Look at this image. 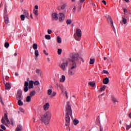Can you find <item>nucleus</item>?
I'll list each match as a JSON object with an SVG mask.
<instances>
[{
    "instance_id": "f257e3e1",
    "label": "nucleus",
    "mask_w": 131,
    "mask_h": 131,
    "mask_svg": "<svg viewBox=\"0 0 131 131\" xmlns=\"http://www.w3.org/2000/svg\"><path fill=\"white\" fill-rule=\"evenodd\" d=\"M78 57L79 55L77 53H72L70 55L69 61L73 63L68 72V74L70 76H73L75 73V70L77 67L76 66V62H75L78 61Z\"/></svg>"
},
{
    "instance_id": "f03ea898",
    "label": "nucleus",
    "mask_w": 131,
    "mask_h": 131,
    "mask_svg": "<svg viewBox=\"0 0 131 131\" xmlns=\"http://www.w3.org/2000/svg\"><path fill=\"white\" fill-rule=\"evenodd\" d=\"M66 109V111L65 121L66 122L65 123V125L67 127H69L70 125L71 118L72 119H73V111L71 106V103L70 102H67V106Z\"/></svg>"
},
{
    "instance_id": "7ed1b4c3",
    "label": "nucleus",
    "mask_w": 131,
    "mask_h": 131,
    "mask_svg": "<svg viewBox=\"0 0 131 131\" xmlns=\"http://www.w3.org/2000/svg\"><path fill=\"white\" fill-rule=\"evenodd\" d=\"M51 118V113L50 112H47L41 117V121L45 123L46 125L49 124Z\"/></svg>"
},
{
    "instance_id": "20e7f679",
    "label": "nucleus",
    "mask_w": 131,
    "mask_h": 131,
    "mask_svg": "<svg viewBox=\"0 0 131 131\" xmlns=\"http://www.w3.org/2000/svg\"><path fill=\"white\" fill-rule=\"evenodd\" d=\"M33 81H29V83L28 82H25L24 89V91L25 92H27L28 91V89H33Z\"/></svg>"
},
{
    "instance_id": "39448f33",
    "label": "nucleus",
    "mask_w": 131,
    "mask_h": 131,
    "mask_svg": "<svg viewBox=\"0 0 131 131\" xmlns=\"http://www.w3.org/2000/svg\"><path fill=\"white\" fill-rule=\"evenodd\" d=\"M1 123H2V124L5 126H8V124L10 123L7 114H4V117H3L2 119H1Z\"/></svg>"
},
{
    "instance_id": "423d86ee",
    "label": "nucleus",
    "mask_w": 131,
    "mask_h": 131,
    "mask_svg": "<svg viewBox=\"0 0 131 131\" xmlns=\"http://www.w3.org/2000/svg\"><path fill=\"white\" fill-rule=\"evenodd\" d=\"M76 34H74V38L76 40L79 41L81 39V36L82 35V33H81L80 29H77L76 31Z\"/></svg>"
},
{
    "instance_id": "0eeeda50",
    "label": "nucleus",
    "mask_w": 131,
    "mask_h": 131,
    "mask_svg": "<svg viewBox=\"0 0 131 131\" xmlns=\"http://www.w3.org/2000/svg\"><path fill=\"white\" fill-rule=\"evenodd\" d=\"M59 68L63 71H66L68 67V61L66 60L59 65Z\"/></svg>"
},
{
    "instance_id": "6e6552de",
    "label": "nucleus",
    "mask_w": 131,
    "mask_h": 131,
    "mask_svg": "<svg viewBox=\"0 0 131 131\" xmlns=\"http://www.w3.org/2000/svg\"><path fill=\"white\" fill-rule=\"evenodd\" d=\"M23 92L21 90H18L17 91V94L16 96V98L17 100H23Z\"/></svg>"
},
{
    "instance_id": "1a4fd4ad",
    "label": "nucleus",
    "mask_w": 131,
    "mask_h": 131,
    "mask_svg": "<svg viewBox=\"0 0 131 131\" xmlns=\"http://www.w3.org/2000/svg\"><path fill=\"white\" fill-rule=\"evenodd\" d=\"M107 22L110 25L113 27V28L115 29L114 26V21L110 15H108L107 17Z\"/></svg>"
},
{
    "instance_id": "9d476101",
    "label": "nucleus",
    "mask_w": 131,
    "mask_h": 131,
    "mask_svg": "<svg viewBox=\"0 0 131 131\" xmlns=\"http://www.w3.org/2000/svg\"><path fill=\"white\" fill-rule=\"evenodd\" d=\"M52 92H53V91L51 89H49L48 91L47 94L49 96H50V98H53L56 95V92H53V93Z\"/></svg>"
},
{
    "instance_id": "9b49d317",
    "label": "nucleus",
    "mask_w": 131,
    "mask_h": 131,
    "mask_svg": "<svg viewBox=\"0 0 131 131\" xmlns=\"http://www.w3.org/2000/svg\"><path fill=\"white\" fill-rule=\"evenodd\" d=\"M59 20L60 22H62L65 19V15L62 13H60L59 14Z\"/></svg>"
},
{
    "instance_id": "f8f14e48",
    "label": "nucleus",
    "mask_w": 131,
    "mask_h": 131,
    "mask_svg": "<svg viewBox=\"0 0 131 131\" xmlns=\"http://www.w3.org/2000/svg\"><path fill=\"white\" fill-rule=\"evenodd\" d=\"M112 102L114 105H116L117 103H119V100H118L116 97L114 96H112L111 98Z\"/></svg>"
},
{
    "instance_id": "ddd939ff",
    "label": "nucleus",
    "mask_w": 131,
    "mask_h": 131,
    "mask_svg": "<svg viewBox=\"0 0 131 131\" xmlns=\"http://www.w3.org/2000/svg\"><path fill=\"white\" fill-rule=\"evenodd\" d=\"M4 21L6 24H8L9 23V19L8 15L7 14H4Z\"/></svg>"
},
{
    "instance_id": "4468645a",
    "label": "nucleus",
    "mask_w": 131,
    "mask_h": 131,
    "mask_svg": "<svg viewBox=\"0 0 131 131\" xmlns=\"http://www.w3.org/2000/svg\"><path fill=\"white\" fill-rule=\"evenodd\" d=\"M85 0H79V2H78V5L79 7V12H80V11L81 9V7H82V5L83 4V3H84V2H85Z\"/></svg>"
},
{
    "instance_id": "2eb2a0df",
    "label": "nucleus",
    "mask_w": 131,
    "mask_h": 131,
    "mask_svg": "<svg viewBox=\"0 0 131 131\" xmlns=\"http://www.w3.org/2000/svg\"><path fill=\"white\" fill-rule=\"evenodd\" d=\"M52 19L54 20H58V17L57 16V14L56 13H52Z\"/></svg>"
},
{
    "instance_id": "dca6fc26",
    "label": "nucleus",
    "mask_w": 131,
    "mask_h": 131,
    "mask_svg": "<svg viewBox=\"0 0 131 131\" xmlns=\"http://www.w3.org/2000/svg\"><path fill=\"white\" fill-rule=\"evenodd\" d=\"M66 77L64 75H62L61 78L59 79V82L63 83L66 81Z\"/></svg>"
},
{
    "instance_id": "f3484780",
    "label": "nucleus",
    "mask_w": 131,
    "mask_h": 131,
    "mask_svg": "<svg viewBox=\"0 0 131 131\" xmlns=\"http://www.w3.org/2000/svg\"><path fill=\"white\" fill-rule=\"evenodd\" d=\"M50 107V104L49 103H46L43 106V109L45 111H48Z\"/></svg>"
},
{
    "instance_id": "a211bd4d",
    "label": "nucleus",
    "mask_w": 131,
    "mask_h": 131,
    "mask_svg": "<svg viewBox=\"0 0 131 131\" xmlns=\"http://www.w3.org/2000/svg\"><path fill=\"white\" fill-rule=\"evenodd\" d=\"M109 83V78H105L103 79V84H107Z\"/></svg>"
},
{
    "instance_id": "6ab92c4d",
    "label": "nucleus",
    "mask_w": 131,
    "mask_h": 131,
    "mask_svg": "<svg viewBox=\"0 0 131 131\" xmlns=\"http://www.w3.org/2000/svg\"><path fill=\"white\" fill-rule=\"evenodd\" d=\"M39 52L38 50H35V60H37V57L39 56Z\"/></svg>"
},
{
    "instance_id": "aec40b11",
    "label": "nucleus",
    "mask_w": 131,
    "mask_h": 131,
    "mask_svg": "<svg viewBox=\"0 0 131 131\" xmlns=\"http://www.w3.org/2000/svg\"><path fill=\"white\" fill-rule=\"evenodd\" d=\"M106 86L105 85H103V86L101 87L100 89L99 90V91L100 92H103L105 91Z\"/></svg>"
},
{
    "instance_id": "412c9836",
    "label": "nucleus",
    "mask_w": 131,
    "mask_h": 131,
    "mask_svg": "<svg viewBox=\"0 0 131 131\" xmlns=\"http://www.w3.org/2000/svg\"><path fill=\"white\" fill-rule=\"evenodd\" d=\"M17 104L18 105H19V106H23L24 105V103L22 102L21 99L18 100Z\"/></svg>"
},
{
    "instance_id": "4be33fe9",
    "label": "nucleus",
    "mask_w": 131,
    "mask_h": 131,
    "mask_svg": "<svg viewBox=\"0 0 131 131\" xmlns=\"http://www.w3.org/2000/svg\"><path fill=\"white\" fill-rule=\"evenodd\" d=\"M5 89L6 90H9L11 89V85L9 83H6L5 84Z\"/></svg>"
},
{
    "instance_id": "5701e85b",
    "label": "nucleus",
    "mask_w": 131,
    "mask_h": 131,
    "mask_svg": "<svg viewBox=\"0 0 131 131\" xmlns=\"http://www.w3.org/2000/svg\"><path fill=\"white\" fill-rule=\"evenodd\" d=\"M24 15H25V17L29 18V14L27 11H25Z\"/></svg>"
},
{
    "instance_id": "b1692460",
    "label": "nucleus",
    "mask_w": 131,
    "mask_h": 131,
    "mask_svg": "<svg viewBox=\"0 0 131 131\" xmlns=\"http://www.w3.org/2000/svg\"><path fill=\"white\" fill-rule=\"evenodd\" d=\"M32 47H33V49L34 50H35V51H37V49L38 48V46H37V45L36 43L33 44Z\"/></svg>"
},
{
    "instance_id": "393cba45",
    "label": "nucleus",
    "mask_w": 131,
    "mask_h": 131,
    "mask_svg": "<svg viewBox=\"0 0 131 131\" xmlns=\"http://www.w3.org/2000/svg\"><path fill=\"white\" fill-rule=\"evenodd\" d=\"M122 23L123 24L125 25L126 24V23H127V20L126 19V18H125V17H122Z\"/></svg>"
},
{
    "instance_id": "a878e982",
    "label": "nucleus",
    "mask_w": 131,
    "mask_h": 131,
    "mask_svg": "<svg viewBox=\"0 0 131 131\" xmlns=\"http://www.w3.org/2000/svg\"><path fill=\"white\" fill-rule=\"evenodd\" d=\"M73 123L75 125H76L77 124L79 123V121H78V120L77 119H74Z\"/></svg>"
},
{
    "instance_id": "bb28decb",
    "label": "nucleus",
    "mask_w": 131,
    "mask_h": 131,
    "mask_svg": "<svg viewBox=\"0 0 131 131\" xmlns=\"http://www.w3.org/2000/svg\"><path fill=\"white\" fill-rule=\"evenodd\" d=\"M36 94V92L35 91H32L30 93V96H34Z\"/></svg>"
},
{
    "instance_id": "cd10ccee",
    "label": "nucleus",
    "mask_w": 131,
    "mask_h": 131,
    "mask_svg": "<svg viewBox=\"0 0 131 131\" xmlns=\"http://www.w3.org/2000/svg\"><path fill=\"white\" fill-rule=\"evenodd\" d=\"M95 63V59H90V64H94Z\"/></svg>"
},
{
    "instance_id": "c85d7f7f",
    "label": "nucleus",
    "mask_w": 131,
    "mask_h": 131,
    "mask_svg": "<svg viewBox=\"0 0 131 131\" xmlns=\"http://www.w3.org/2000/svg\"><path fill=\"white\" fill-rule=\"evenodd\" d=\"M33 13L35 16H38V10L34 9L33 10Z\"/></svg>"
},
{
    "instance_id": "c756f323",
    "label": "nucleus",
    "mask_w": 131,
    "mask_h": 131,
    "mask_svg": "<svg viewBox=\"0 0 131 131\" xmlns=\"http://www.w3.org/2000/svg\"><path fill=\"white\" fill-rule=\"evenodd\" d=\"M57 41L58 43H61V39L59 36L57 37Z\"/></svg>"
},
{
    "instance_id": "7c9ffc66",
    "label": "nucleus",
    "mask_w": 131,
    "mask_h": 131,
    "mask_svg": "<svg viewBox=\"0 0 131 131\" xmlns=\"http://www.w3.org/2000/svg\"><path fill=\"white\" fill-rule=\"evenodd\" d=\"M21 129H22V126L21 125H19V127L16 128V131H21Z\"/></svg>"
},
{
    "instance_id": "2f4dec72",
    "label": "nucleus",
    "mask_w": 131,
    "mask_h": 131,
    "mask_svg": "<svg viewBox=\"0 0 131 131\" xmlns=\"http://www.w3.org/2000/svg\"><path fill=\"white\" fill-rule=\"evenodd\" d=\"M57 53H58L59 55H61V54L62 53V49H58L57 50Z\"/></svg>"
},
{
    "instance_id": "473e14b6",
    "label": "nucleus",
    "mask_w": 131,
    "mask_h": 131,
    "mask_svg": "<svg viewBox=\"0 0 131 131\" xmlns=\"http://www.w3.org/2000/svg\"><path fill=\"white\" fill-rule=\"evenodd\" d=\"M20 18H21V20L24 21V20H25V15H24V14L21 15Z\"/></svg>"
},
{
    "instance_id": "72a5a7b5",
    "label": "nucleus",
    "mask_w": 131,
    "mask_h": 131,
    "mask_svg": "<svg viewBox=\"0 0 131 131\" xmlns=\"http://www.w3.org/2000/svg\"><path fill=\"white\" fill-rule=\"evenodd\" d=\"M89 85H90L91 86H92L93 88L95 86V83L93 82H89Z\"/></svg>"
},
{
    "instance_id": "f704fd0d",
    "label": "nucleus",
    "mask_w": 131,
    "mask_h": 131,
    "mask_svg": "<svg viewBox=\"0 0 131 131\" xmlns=\"http://www.w3.org/2000/svg\"><path fill=\"white\" fill-rule=\"evenodd\" d=\"M131 128V125H130H130H126V129L127 130H129V129Z\"/></svg>"
},
{
    "instance_id": "c9c22d12",
    "label": "nucleus",
    "mask_w": 131,
    "mask_h": 131,
    "mask_svg": "<svg viewBox=\"0 0 131 131\" xmlns=\"http://www.w3.org/2000/svg\"><path fill=\"white\" fill-rule=\"evenodd\" d=\"M31 96H28L27 97V102L28 103H29V102H30V100H31Z\"/></svg>"
},
{
    "instance_id": "e433bc0d",
    "label": "nucleus",
    "mask_w": 131,
    "mask_h": 131,
    "mask_svg": "<svg viewBox=\"0 0 131 131\" xmlns=\"http://www.w3.org/2000/svg\"><path fill=\"white\" fill-rule=\"evenodd\" d=\"M66 4H63V5H62V6L61 7V9L62 10H63L66 9Z\"/></svg>"
},
{
    "instance_id": "4c0bfd02",
    "label": "nucleus",
    "mask_w": 131,
    "mask_h": 131,
    "mask_svg": "<svg viewBox=\"0 0 131 131\" xmlns=\"http://www.w3.org/2000/svg\"><path fill=\"white\" fill-rule=\"evenodd\" d=\"M4 46H5V47H6V48H8V47H9V42H6L5 43Z\"/></svg>"
},
{
    "instance_id": "58836bf2",
    "label": "nucleus",
    "mask_w": 131,
    "mask_h": 131,
    "mask_svg": "<svg viewBox=\"0 0 131 131\" xmlns=\"http://www.w3.org/2000/svg\"><path fill=\"white\" fill-rule=\"evenodd\" d=\"M66 23L68 25H71L72 23V20L71 19H68Z\"/></svg>"
},
{
    "instance_id": "ea45409f",
    "label": "nucleus",
    "mask_w": 131,
    "mask_h": 131,
    "mask_svg": "<svg viewBox=\"0 0 131 131\" xmlns=\"http://www.w3.org/2000/svg\"><path fill=\"white\" fill-rule=\"evenodd\" d=\"M0 126H1V128H2L3 130H5L6 129V127H5V126H4L3 124H1V125H0Z\"/></svg>"
},
{
    "instance_id": "a19ab883",
    "label": "nucleus",
    "mask_w": 131,
    "mask_h": 131,
    "mask_svg": "<svg viewBox=\"0 0 131 131\" xmlns=\"http://www.w3.org/2000/svg\"><path fill=\"white\" fill-rule=\"evenodd\" d=\"M36 72L38 74H41V71L40 69H36Z\"/></svg>"
},
{
    "instance_id": "79ce46f5",
    "label": "nucleus",
    "mask_w": 131,
    "mask_h": 131,
    "mask_svg": "<svg viewBox=\"0 0 131 131\" xmlns=\"http://www.w3.org/2000/svg\"><path fill=\"white\" fill-rule=\"evenodd\" d=\"M33 84L35 85H38L39 84V81H36L35 82H34L33 81Z\"/></svg>"
},
{
    "instance_id": "37998d69",
    "label": "nucleus",
    "mask_w": 131,
    "mask_h": 131,
    "mask_svg": "<svg viewBox=\"0 0 131 131\" xmlns=\"http://www.w3.org/2000/svg\"><path fill=\"white\" fill-rule=\"evenodd\" d=\"M45 38L47 39H51V36L49 35H46L45 36Z\"/></svg>"
},
{
    "instance_id": "c03bdc74",
    "label": "nucleus",
    "mask_w": 131,
    "mask_h": 131,
    "mask_svg": "<svg viewBox=\"0 0 131 131\" xmlns=\"http://www.w3.org/2000/svg\"><path fill=\"white\" fill-rule=\"evenodd\" d=\"M124 14H125V13H127V10L126 9L124 8L123 9Z\"/></svg>"
},
{
    "instance_id": "a18cd8bd",
    "label": "nucleus",
    "mask_w": 131,
    "mask_h": 131,
    "mask_svg": "<svg viewBox=\"0 0 131 131\" xmlns=\"http://www.w3.org/2000/svg\"><path fill=\"white\" fill-rule=\"evenodd\" d=\"M102 4H103L104 5H107V3L105 1L103 0L102 1Z\"/></svg>"
},
{
    "instance_id": "49530a36",
    "label": "nucleus",
    "mask_w": 131,
    "mask_h": 131,
    "mask_svg": "<svg viewBox=\"0 0 131 131\" xmlns=\"http://www.w3.org/2000/svg\"><path fill=\"white\" fill-rule=\"evenodd\" d=\"M52 30H48V34H51L52 33Z\"/></svg>"
},
{
    "instance_id": "de8ad7c7",
    "label": "nucleus",
    "mask_w": 131,
    "mask_h": 131,
    "mask_svg": "<svg viewBox=\"0 0 131 131\" xmlns=\"http://www.w3.org/2000/svg\"><path fill=\"white\" fill-rule=\"evenodd\" d=\"M104 74H108V72L107 70H103Z\"/></svg>"
},
{
    "instance_id": "09e8293b",
    "label": "nucleus",
    "mask_w": 131,
    "mask_h": 131,
    "mask_svg": "<svg viewBox=\"0 0 131 131\" xmlns=\"http://www.w3.org/2000/svg\"><path fill=\"white\" fill-rule=\"evenodd\" d=\"M43 53L46 55L48 56L49 54L46 52V50H43Z\"/></svg>"
},
{
    "instance_id": "8fccbe9b",
    "label": "nucleus",
    "mask_w": 131,
    "mask_h": 131,
    "mask_svg": "<svg viewBox=\"0 0 131 131\" xmlns=\"http://www.w3.org/2000/svg\"><path fill=\"white\" fill-rule=\"evenodd\" d=\"M67 129L68 131H70V130H71V129H70L69 126H68V127H67Z\"/></svg>"
},
{
    "instance_id": "3c124183",
    "label": "nucleus",
    "mask_w": 131,
    "mask_h": 131,
    "mask_svg": "<svg viewBox=\"0 0 131 131\" xmlns=\"http://www.w3.org/2000/svg\"><path fill=\"white\" fill-rule=\"evenodd\" d=\"M20 111L21 112V113H24V110L23 108H20Z\"/></svg>"
},
{
    "instance_id": "603ef678",
    "label": "nucleus",
    "mask_w": 131,
    "mask_h": 131,
    "mask_svg": "<svg viewBox=\"0 0 131 131\" xmlns=\"http://www.w3.org/2000/svg\"><path fill=\"white\" fill-rule=\"evenodd\" d=\"M4 14H7V9L6 8L4 10Z\"/></svg>"
},
{
    "instance_id": "864d4df0",
    "label": "nucleus",
    "mask_w": 131,
    "mask_h": 131,
    "mask_svg": "<svg viewBox=\"0 0 131 131\" xmlns=\"http://www.w3.org/2000/svg\"><path fill=\"white\" fill-rule=\"evenodd\" d=\"M76 10V7L75 6L74 8L73 9V12H75V10Z\"/></svg>"
},
{
    "instance_id": "5fc2aeb1",
    "label": "nucleus",
    "mask_w": 131,
    "mask_h": 131,
    "mask_svg": "<svg viewBox=\"0 0 131 131\" xmlns=\"http://www.w3.org/2000/svg\"><path fill=\"white\" fill-rule=\"evenodd\" d=\"M38 6L37 5H36V6H35V9L38 10Z\"/></svg>"
},
{
    "instance_id": "6e6d98bb",
    "label": "nucleus",
    "mask_w": 131,
    "mask_h": 131,
    "mask_svg": "<svg viewBox=\"0 0 131 131\" xmlns=\"http://www.w3.org/2000/svg\"><path fill=\"white\" fill-rule=\"evenodd\" d=\"M15 75L16 76H19V74L17 72H15Z\"/></svg>"
},
{
    "instance_id": "4d7b16f0",
    "label": "nucleus",
    "mask_w": 131,
    "mask_h": 131,
    "mask_svg": "<svg viewBox=\"0 0 131 131\" xmlns=\"http://www.w3.org/2000/svg\"><path fill=\"white\" fill-rule=\"evenodd\" d=\"M103 60H104V61L106 60H107V57H103Z\"/></svg>"
},
{
    "instance_id": "13d9d810",
    "label": "nucleus",
    "mask_w": 131,
    "mask_h": 131,
    "mask_svg": "<svg viewBox=\"0 0 131 131\" xmlns=\"http://www.w3.org/2000/svg\"><path fill=\"white\" fill-rule=\"evenodd\" d=\"M103 129L102 128V127H100V131H103Z\"/></svg>"
},
{
    "instance_id": "bf43d9fd",
    "label": "nucleus",
    "mask_w": 131,
    "mask_h": 131,
    "mask_svg": "<svg viewBox=\"0 0 131 131\" xmlns=\"http://www.w3.org/2000/svg\"><path fill=\"white\" fill-rule=\"evenodd\" d=\"M128 117H129V118H131V113H129L128 114Z\"/></svg>"
},
{
    "instance_id": "052dcab7",
    "label": "nucleus",
    "mask_w": 131,
    "mask_h": 131,
    "mask_svg": "<svg viewBox=\"0 0 131 131\" xmlns=\"http://www.w3.org/2000/svg\"><path fill=\"white\" fill-rule=\"evenodd\" d=\"M126 3H129V0H124Z\"/></svg>"
},
{
    "instance_id": "680f3d73",
    "label": "nucleus",
    "mask_w": 131,
    "mask_h": 131,
    "mask_svg": "<svg viewBox=\"0 0 131 131\" xmlns=\"http://www.w3.org/2000/svg\"><path fill=\"white\" fill-rule=\"evenodd\" d=\"M17 56V53H14V56L16 57Z\"/></svg>"
},
{
    "instance_id": "e2e57ef3",
    "label": "nucleus",
    "mask_w": 131,
    "mask_h": 131,
    "mask_svg": "<svg viewBox=\"0 0 131 131\" xmlns=\"http://www.w3.org/2000/svg\"><path fill=\"white\" fill-rule=\"evenodd\" d=\"M30 17L31 18H33V15L32 13L30 14Z\"/></svg>"
},
{
    "instance_id": "0e129e2a",
    "label": "nucleus",
    "mask_w": 131,
    "mask_h": 131,
    "mask_svg": "<svg viewBox=\"0 0 131 131\" xmlns=\"http://www.w3.org/2000/svg\"><path fill=\"white\" fill-rule=\"evenodd\" d=\"M47 60H48L49 62H50V58H47Z\"/></svg>"
},
{
    "instance_id": "69168bd1",
    "label": "nucleus",
    "mask_w": 131,
    "mask_h": 131,
    "mask_svg": "<svg viewBox=\"0 0 131 131\" xmlns=\"http://www.w3.org/2000/svg\"><path fill=\"white\" fill-rule=\"evenodd\" d=\"M24 0H20V3H23V2H24Z\"/></svg>"
},
{
    "instance_id": "338daca9",
    "label": "nucleus",
    "mask_w": 131,
    "mask_h": 131,
    "mask_svg": "<svg viewBox=\"0 0 131 131\" xmlns=\"http://www.w3.org/2000/svg\"><path fill=\"white\" fill-rule=\"evenodd\" d=\"M9 79V77H6L5 79Z\"/></svg>"
},
{
    "instance_id": "774afa93",
    "label": "nucleus",
    "mask_w": 131,
    "mask_h": 131,
    "mask_svg": "<svg viewBox=\"0 0 131 131\" xmlns=\"http://www.w3.org/2000/svg\"><path fill=\"white\" fill-rule=\"evenodd\" d=\"M129 60L131 62V58H129Z\"/></svg>"
}]
</instances>
